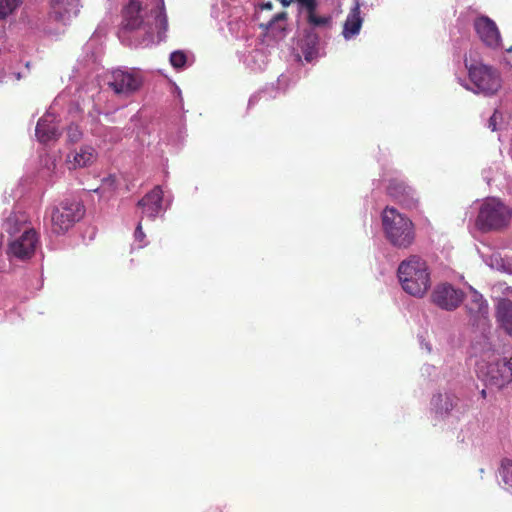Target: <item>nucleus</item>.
I'll list each match as a JSON object with an SVG mask.
<instances>
[{"label": "nucleus", "mask_w": 512, "mask_h": 512, "mask_svg": "<svg viewBox=\"0 0 512 512\" xmlns=\"http://www.w3.org/2000/svg\"><path fill=\"white\" fill-rule=\"evenodd\" d=\"M113 182H114V180H113V179H106V180H105V183H107V184H112Z\"/></svg>", "instance_id": "nucleus-38"}, {"label": "nucleus", "mask_w": 512, "mask_h": 512, "mask_svg": "<svg viewBox=\"0 0 512 512\" xmlns=\"http://www.w3.org/2000/svg\"><path fill=\"white\" fill-rule=\"evenodd\" d=\"M21 4L22 0H0V20L12 14Z\"/></svg>", "instance_id": "nucleus-23"}, {"label": "nucleus", "mask_w": 512, "mask_h": 512, "mask_svg": "<svg viewBox=\"0 0 512 512\" xmlns=\"http://www.w3.org/2000/svg\"><path fill=\"white\" fill-rule=\"evenodd\" d=\"M497 119H498V113L494 112V114L490 117L488 121V128L492 131H495L497 129Z\"/></svg>", "instance_id": "nucleus-32"}, {"label": "nucleus", "mask_w": 512, "mask_h": 512, "mask_svg": "<svg viewBox=\"0 0 512 512\" xmlns=\"http://www.w3.org/2000/svg\"><path fill=\"white\" fill-rule=\"evenodd\" d=\"M400 188L403 189V192L406 193L407 195H409L410 193H413V190L410 188V187H406V186H400Z\"/></svg>", "instance_id": "nucleus-35"}, {"label": "nucleus", "mask_w": 512, "mask_h": 512, "mask_svg": "<svg viewBox=\"0 0 512 512\" xmlns=\"http://www.w3.org/2000/svg\"><path fill=\"white\" fill-rule=\"evenodd\" d=\"M27 218L25 214L20 212H11L10 215L5 219L3 228L10 235H15L19 232H24L25 228H29L26 225Z\"/></svg>", "instance_id": "nucleus-20"}, {"label": "nucleus", "mask_w": 512, "mask_h": 512, "mask_svg": "<svg viewBox=\"0 0 512 512\" xmlns=\"http://www.w3.org/2000/svg\"><path fill=\"white\" fill-rule=\"evenodd\" d=\"M187 62V56L182 51H174L170 55V63L176 69L184 68Z\"/></svg>", "instance_id": "nucleus-25"}, {"label": "nucleus", "mask_w": 512, "mask_h": 512, "mask_svg": "<svg viewBox=\"0 0 512 512\" xmlns=\"http://www.w3.org/2000/svg\"><path fill=\"white\" fill-rule=\"evenodd\" d=\"M316 43H317L316 37H314V36L309 37L307 47L302 48L305 60L308 62L312 61L316 56V52H317Z\"/></svg>", "instance_id": "nucleus-26"}, {"label": "nucleus", "mask_w": 512, "mask_h": 512, "mask_svg": "<svg viewBox=\"0 0 512 512\" xmlns=\"http://www.w3.org/2000/svg\"><path fill=\"white\" fill-rule=\"evenodd\" d=\"M79 12V0H51V17L66 25Z\"/></svg>", "instance_id": "nucleus-15"}, {"label": "nucleus", "mask_w": 512, "mask_h": 512, "mask_svg": "<svg viewBox=\"0 0 512 512\" xmlns=\"http://www.w3.org/2000/svg\"><path fill=\"white\" fill-rule=\"evenodd\" d=\"M38 236L32 228H25L24 232L10 242L8 253L19 260L30 258L38 245Z\"/></svg>", "instance_id": "nucleus-11"}, {"label": "nucleus", "mask_w": 512, "mask_h": 512, "mask_svg": "<svg viewBox=\"0 0 512 512\" xmlns=\"http://www.w3.org/2000/svg\"><path fill=\"white\" fill-rule=\"evenodd\" d=\"M143 83L141 71L135 68H118L111 72L109 87L118 95L129 96Z\"/></svg>", "instance_id": "nucleus-8"}, {"label": "nucleus", "mask_w": 512, "mask_h": 512, "mask_svg": "<svg viewBox=\"0 0 512 512\" xmlns=\"http://www.w3.org/2000/svg\"><path fill=\"white\" fill-rule=\"evenodd\" d=\"M511 295H512V289H511Z\"/></svg>", "instance_id": "nucleus-41"}, {"label": "nucleus", "mask_w": 512, "mask_h": 512, "mask_svg": "<svg viewBox=\"0 0 512 512\" xmlns=\"http://www.w3.org/2000/svg\"><path fill=\"white\" fill-rule=\"evenodd\" d=\"M490 260L491 267L506 272L508 274H512V259L508 257H501L499 254H494L491 256Z\"/></svg>", "instance_id": "nucleus-21"}, {"label": "nucleus", "mask_w": 512, "mask_h": 512, "mask_svg": "<svg viewBox=\"0 0 512 512\" xmlns=\"http://www.w3.org/2000/svg\"><path fill=\"white\" fill-rule=\"evenodd\" d=\"M397 275L402 289L411 296L421 298L431 287L428 264L418 256H411L402 261Z\"/></svg>", "instance_id": "nucleus-5"}, {"label": "nucleus", "mask_w": 512, "mask_h": 512, "mask_svg": "<svg viewBox=\"0 0 512 512\" xmlns=\"http://www.w3.org/2000/svg\"><path fill=\"white\" fill-rule=\"evenodd\" d=\"M146 235L142 230V224L141 221L138 222L137 227L134 232V242L137 244L138 248H143L147 245V242L145 241Z\"/></svg>", "instance_id": "nucleus-28"}, {"label": "nucleus", "mask_w": 512, "mask_h": 512, "mask_svg": "<svg viewBox=\"0 0 512 512\" xmlns=\"http://www.w3.org/2000/svg\"><path fill=\"white\" fill-rule=\"evenodd\" d=\"M36 137L41 143H48L56 140L60 135L56 116L48 111L42 116L36 126Z\"/></svg>", "instance_id": "nucleus-14"}, {"label": "nucleus", "mask_w": 512, "mask_h": 512, "mask_svg": "<svg viewBox=\"0 0 512 512\" xmlns=\"http://www.w3.org/2000/svg\"><path fill=\"white\" fill-rule=\"evenodd\" d=\"M301 10H305L307 15L315 11L317 0H297Z\"/></svg>", "instance_id": "nucleus-29"}, {"label": "nucleus", "mask_w": 512, "mask_h": 512, "mask_svg": "<svg viewBox=\"0 0 512 512\" xmlns=\"http://www.w3.org/2000/svg\"><path fill=\"white\" fill-rule=\"evenodd\" d=\"M474 29L479 39L491 49L502 47L501 36L496 23L486 16L475 19Z\"/></svg>", "instance_id": "nucleus-12"}, {"label": "nucleus", "mask_w": 512, "mask_h": 512, "mask_svg": "<svg viewBox=\"0 0 512 512\" xmlns=\"http://www.w3.org/2000/svg\"><path fill=\"white\" fill-rule=\"evenodd\" d=\"M259 8H260V10H271L272 3L271 2L263 3Z\"/></svg>", "instance_id": "nucleus-34"}, {"label": "nucleus", "mask_w": 512, "mask_h": 512, "mask_svg": "<svg viewBox=\"0 0 512 512\" xmlns=\"http://www.w3.org/2000/svg\"><path fill=\"white\" fill-rule=\"evenodd\" d=\"M425 348L427 349L428 352L431 351V347L428 344H425Z\"/></svg>", "instance_id": "nucleus-39"}, {"label": "nucleus", "mask_w": 512, "mask_h": 512, "mask_svg": "<svg viewBox=\"0 0 512 512\" xmlns=\"http://www.w3.org/2000/svg\"><path fill=\"white\" fill-rule=\"evenodd\" d=\"M138 206L142 210V215L154 220L164 212L163 191L160 186L154 187L139 202Z\"/></svg>", "instance_id": "nucleus-13"}, {"label": "nucleus", "mask_w": 512, "mask_h": 512, "mask_svg": "<svg viewBox=\"0 0 512 512\" xmlns=\"http://www.w3.org/2000/svg\"><path fill=\"white\" fill-rule=\"evenodd\" d=\"M97 153L91 146H81L67 155L66 164L69 169L83 168L91 165L96 160Z\"/></svg>", "instance_id": "nucleus-17"}, {"label": "nucleus", "mask_w": 512, "mask_h": 512, "mask_svg": "<svg viewBox=\"0 0 512 512\" xmlns=\"http://www.w3.org/2000/svg\"><path fill=\"white\" fill-rule=\"evenodd\" d=\"M510 209L496 198L485 200L479 209L476 226L482 231L497 230L508 225Z\"/></svg>", "instance_id": "nucleus-6"}, {"label": "nucleus", "mask_w": 512, "mask_h": 512, "mask_svg": "<svg viewBox=\"0 0 512 512\" xmlns=\"http://www.w3.org/2000/svg\"><path fill=\"white\" fill-rule=\"evenodd\" d=\"M84 215V207L77 200L66 199L51 211V229L56 234L68 231Z\"/></svg>", "instance_id": "nucleus-7"}, {"label": "nucleus", "mask_w": 512, "mask_h": 512, "mask_svg": "<svg viewBox=\"0 0 512 512\" xmlns=\"http://www.w3.org/2000/svg\"><path fill=\"white\" fill-rule=\"evenodd\" d=\"M82 131L79 129V127L75 124H71L67 128V141L70 143H77L82 138Z\"/></svg>", "instance_id": "nucleus-27"}, {"label": "nucleus", "mask_w": 512, "mask_h": 512, "mask_svg": "<svg viewBox=\"0 0 512 512\" xmlns=\"http://www.w3.org/2000/svg\"><path fill=\"white\" fill-rule=\"evenodd\" d=\"M507 51L508 52H512V46Z\"/></svg>", "instance_id": "nucleus-40"}, {"label": "nucleus", "mask_w": 512, "mask_h": 512, "mask_svg": "<svg viewBox=\"0 0 512 512\" xmlns=\"http://www.w3.org/2000/svg\"><path fill=\"white\" fill-rule=\"evenodd\" d=\"M465 310L469 323L472 326L485 330L489 327V306L483 295L473 287H469V292L465 301Z\"/></svg>", "instance_id": "nucleus-9"}, {"label": "nucleus", "mask_w": 512, "mask_h": 512, "mask_svg": "<svg viewBox=\"0 0 512 512\" xmlns=\"http://www.w3.org/2000/svg\"><path fill=\"white\" fill-rule=\"evenodd\" d=\"M228 24H229V27H230V30L232 33L239 34L241 28L245 25V22L244 21L237 22L235 24V27L231 21Z\"/></svg>", "instance_id": "nucleus-33"}, {"label": "nucleus", "mask_w": 512, "mask_h": 512, "mask_svg": "<svg viewBox=\"0 0 512 512\" xmlns=\"http://www.w3.org/2000/svg\"><path fill=\"white\" fill-rule=\"evenodd\" d=\"M307 20L312 27H326L331 22L329 16H319L315 11L307 15Z\"/></svg>", "instance_id": "nucleus-24"}, {"label": "nucleus", "mask_w": 512, "mask_h": 512, "mask_svg": "<svg viewBox=\"0 0 512 512\" xmlns=\"http://www.w3.org/2000/svg\"><path fill=\"white\" fill-rule=\"evenodd\" d=\"M168 29L163 0H155L144 8L131 0L123 9L122 33H133L141 43L161 41Z\"/></svg>", "instance_id": "nucleus-1"}, {"label": "nucleus", "mask_w": 512, "mask_h": 512, "mask_svg": "<svg viewBox=\"0 0 512 512\" xmlns=\"http://www.w3.org/2000/svg\"><path fill=\"white\" fill-rule=\"evenodd\" d=\"M382 231L387 242L397 249L409 248L415 240L413 221L397 208L387 206L381 213Z\"/></svg>", "instance_id": "nucleus-4"}, {"label": "nucleus", "mask_w": 512, "mask_h": 512, "mask_svg": "<svg viewBox=\"0 0 512 512\" xmlns=\"http://www.w3.org/2000/svg\"><path fill=\"white\" fill-rule=\"evenodd\" d=\"M457 398L450 394H437L432 398L435 413L441 417L449 414L457 406Z\"/></svg>", "instance_id": "nucleus-19"}, {"label": "nucleus", "mask_w": 512, "mask_h": 512, "mask_svg": "<svg viewBox=\"0 0 512 512\" xmlns=\"http://www.w3.org/2000/svg\"><path fill=\"white\" fill-rule=\"evenodd\" d=\"M430 297L434 305L445 311L456 310L464 301L463 291L447 282L436 285Z\"/></svg>", "instance_id": "nucleus-10"}, {"label": "nucleus", "mask_w": 512, "mask_h": 512, "mask_svg": "<svg viewBox=\"0 0 512 512\" xmlns=\"http://www.w3.org/2000/svg\"><path fill=\"white\" fill-rule=\"evenodd\" d=\"M471 53H472V59H475L474 63H482L480 61L479 53H478V51L476 49H470L469 52L467 54H465L464 60L466 58L470 59L471 58Z\"/></svg>", "instance_id": "nucleus-31"}, {"label": "nucleus", "mask_w": 512, "mask_h": 512, "mask_svg": "<svg viewBox=\"0 0 512 512\" xmlns=\"http://www.w3.org/2000/svg\"><path fill=\"white\" fill-rule=\"evenodd\" d=\"M500 476L506 488L512 490V460L506 459L502 461Z\"/></svg>", "instance_id": "nucleus-22"}, {"label": "nucleus", "mask_w": 512, "mask_h": 512, "mask_svg": "<svg viewBox=\"0 0 512 512\" xmlns=\"http://www.w3.org/2000/svg\"><path fill=\"white\" fill-rule=\"evenodd\" d=\"M475 59L466 58L465 68L468 71V80L458 79L459 84L474 94L491 97L502 88V77L498 69L484 63H474Z\"/></svg>", "instance_id": "nucleus-3"}, {"label": "nucleus", "mask_w": 512, "mask_h": 512, "mask_svg": "<svg viewBox=\"0 0 512 512\" xmlns=\"http://www.w3.org/2000/svg\"><path fill=\"white\" fill-rule=\"evenodd\" d=\"M99 115V111H96L95 113H90L89 116L92 118V120H94L96 118V116Z\"/></svg>", "instance_id": "nucleus-37"}, {"label": "nucleus", "mask_w": 512, "mask_h": 512, "mask_svg": "<svg viewBox=\"0 0 512 512\" xmlns=\"http://www.w3.org/2000/svg\"><path fill=\"white\" fill-rule=\"evenodd\" d=\"M496 319L507 334L512 337V301L500 299L496 306Z\"/></svg>", "instance_id": "nucleus-18"}, {"label": "nucleus", "mask_w": 512, "mask_h": 512, "mask_svg": "<svg viewBox=\"0 0 512 512\" xmlns=\"http://www.w3.org/2000/svg\"><path fill=\"white\" fill-rule=\"evenodd\" d=\"M285 19V13H278L272 17V19L268 22V28L274 29L275 26H278L279 29L283 30V22Z\"/></svg>", "instance_id": "nucleus-30"}, {"label": "nucleus", "mask_w": 512, "mask_h": 512, "mask_svg": "<svg viewBox=\"0 0 512 512\" xmlns=\"http://www.w3.org/2000/svg\"><path fill=\"white\" fill-rule=\"evenodd\" d=\"M478 377L488 386L502 388L512 381V363L506 358H500L491 341L482 336L473 346Z\"/></svg>", "instance_id": "nucleus-2"}, {"label": "nucleus", "mask_w": 512, "mask_h": 512, "mask_svg": "<svg viewBox=\"0 0 512 512\" xmlns=\"http://www.w3.org/2000/svg\"><path fill=\"white\" fill-rule=\"evenodd\" d=\"M363 20L360 2L359 0H354V4L350 8L343 24L342 36L345 40H351L359 35Z\"/></svg>", "instance_id": "nucleus-16"}, {"label": "nucleus", "mask_w": 512, "mask_h": 512, "mask_svg": "<svg viewBox=\"0 0 512 512\" xmlns=\"http://www.w3.org/2000/svg\"><path fill=\"white\" fill-rule=\"evenodd\" d=\"M297 0H281V3L283 6H288L293 2H296Z\"/></svg>", "instance_id": "nucleus-36"}]
</instances>
